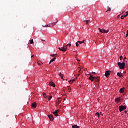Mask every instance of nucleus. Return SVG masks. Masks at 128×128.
Returning a JSON list of instances; mask_svg holds the SVG:
<instances>
[{"mask_svg": "<svg viewBox=\"0 0 128 128\" xmlns=\"http://www.w3.org/2000/svg\"><path fill=\"white\" fill-rule=\"evenodd\" d=\"M124 92V87H123L122 88H120V94H122Z\"/></svg>", "mask_w": 128, "mask_h": 128, "instance_id": "9", "label": "nucleus"}, {"mask_svg": "<svg viewBox=\"0 0 128 128\" xmlns=\"http://www.w3.org/2000/svg\"><path fill=\"white\" fill-rule=\"evenodd\" d=\"M96 116H98V118H100V113L96 112Z\"/></svg>", "mask_w": 128, "mask_h": 128, "instance_id": "28", "label": "nucleus"}, {"mask_svg": "<svg viewBox=\"0 0 128 128\" xmlns=\"http://www.w3.org/2000/svg\"><path fill=\"white\" fill-rule=\"evenodd\" d=\"M46 26H48V24H46Z\"/></svg>", "mask_w": 128, "mask_h": 128, "instance_id": "38", "label": "nucleus"}, {"mask_svg": "<svg viewBox=\"0 0 128 128\" xmlns=\"http://www.w3.org/2000/svg\"><path fill=\"white\" fill-rule=\"evenodd\" d=\"M58 22V19H56V22H53V23L51 24L52 26H56V22Z\"/></svg>", "mask_w": 128, "mask_h": 128, "instance_id": "14", "label": "nucleus"}, {"mask_svg": "<svg viewBox=\"0 0 128 128\" xmlns=\"http://www.w3.org/2000/svg\"><path fill=\"white\" fill-rule=\"evenodd\" d=\"M72 128H80L77 125H74L72 126Z\"/></svg>", "mask_w": 128, "mask_h": 128, "instance_id": "19", "label": "nucleus"}, {"mask_svg": "<svg viewBox=\"0 0 128 128\" xmlns=\"http://www.w3.org/2000/svg\"><path fill=\"white\" fill-rule=\"evenodd\" d=\"M79 76H80V74H78L77 75V76L78 77Z\"/></svg>", "mask_w": 128, "mask_h": 128, "instance_id": "44", "label": "nucleus"}, {"mask_svg": "<svg viewBox=\"0 0 128 128\" xmlns=\"http://www.w3.org/2000/svg\"><path fill=\"white\" fill-rule=\"evenodd\" d=\"M58 112H60V110H56L54 112H53V114L55 116H58Z\"/></svg>", "mask_w": 128, "mask_h": 128, "instance_id": "7", "label": "nucleus"}, {"mask_svg": "<svg viewBox=\"0 0 128 128\" xmlns=\"http://www.w3.org/2000/svg\"><path fill=\"white\" fill-rule=\"evenodd\" d=\"M94 80L96 82H100V76H94Z\"/></svg>", "mask_w": 128, "mask_h": 128, "instance_id": "6", "label": "nucleus"}, {"mask_svg": "<svg viewBox=\"0 0 128 128\" xmlns=\"http://www.w3.org/2000/svg\"><path fill=\"white\" fill-rule=\"evenodd\" d=\"M78 72H79V74L80 73V72H80V70H82L80 69V67H78Z\"/></svg>", "mask_w": 128, "mask_h": 128, "instance_id": "23", "label": "nucleus"}, {"mask_svg": "<svg viewBox=\"0 0 128 128\" xmlns=\"http://www.w3.org/2000/svg\"><path fill=\"white\" fill-rule=\"evenodd\" d=\"M58 104H60V102H62V100H60V98H58Z\"/></svg>", "mask_w": 128, "mask_h": 128, "instance_id": "24", "label": "nucleus"}, {"mask_svg": "<svg viewBox=\"0 0 128 128\" xmlns=\"http://www.w3.org/2000/svg\"><path fill=\"white\" fill-rule=\"evenodd\" d=\"M60 78H61L62 79V78H64V76H60Z\"/></svg>", "mask_w": 128, "mask_h": 128, "instance_id": "40", "label": "nucleus"}, {"mask_svg": "<svg viewBox=\"0 0 128 128\" xmlns=\"http://www.w3.org/2000/svg\"><path fill=\"white\" fill-rule=\"evenodd\" d=\"M52 96H50L48 98V100H52Z\"/></svg>", "mask_w": 128, "mask_h": 128, "instance_id": "21", "label": "nucleus"}, {"mask_svg": "<svg viewBox=\"0 0 128 128\" xmlns=\"http://www.w3.org/2000/svg\"><path fill=\"white\" fill-rule=\"evenodd\" d=\"M126 16H128V11L126 12Z\"/></svg>", "mask_w": 128, "mask_h": 128, "instance_id": "36", "label": "nucleus"}, {"mask_svg": "<svg viewBox=\"0 0 128 128\" xmlns=\"http://www.w3.org/2000/svg\"><path fill=\"white\" fill-rule=\"evenodd\" d=\"M88 80H91V82H94V76H90L89 77Z\"/></svg>", "mask_w": 128, "mask_h": 128, "instance_id": "8", "label": "nucleus"}, {"mask_svg": "<svg viewBox=\"0 0 128 128\" xmlns=\"http://www.w3.org/2000/svg\"><path fill=\"white\" fill-rule=\"evenodd\" d=\"M117 76H119V78H122V76H124L120 72L118 73Z\"/></svg>", "mask_w": 128, "mask_h": 128, "instance_id": "13", "label": "nucleus"}, {"mask_svg": "<svg viewBox=\"0 0 128 128\" xmlns=\"http://www.w3.org/2000/svg\"><path fill=\"white\" fill-rule=\"evenodd\" d=\"M79 42V44H84V40H83L82 41H78Z\"/></svg>", "mask_w": 128, "mask_h": 128, "instance_id": "22", "label": "nucleus"}, {"mask_svg": "<svg viewBox=\"0 0 128 128\" xmlns=\"http://www.w3.org/2000/svg\"><path fill=\"white\" fill-rule=\"evenodd\" d=\"M122 14H124V12H122Z\"/></svg>", "mask_w": 128, "mask_h": 128, "instance_id": "51", "label": "nucleus"}, {"mask_svg": "<svg viewBox=\"0 0 128 128\" xmlns=\"http://www.w3.org/2000/svg\"><path fill=\"white\" fill-rule=\"evenodd\" d=\"M42 94H43L44 98H48V96H46V93L43 92Z\"/></svg>", "mask_w": 128, "mask_h": 128, "instance_id": "16", "label": "nucleus"}, {"mask_svg": "<svg viewBox=\"0 0 128 128\" xmlns=\"http://www.w3.org/2000/svg\"><path fill=\"white\" fill-rule=\"evenodd\" d=\"M32 107L36 108V102H34L32 104Z\"/></svg>", "mask_w": 128, "mask_h": 128, "instance_id": "10", "label": "nucleus"}, {"mask_svg": "<svg viewBox=\"0 0 128 128\" xmlns=\"http://www.w3.org/2000/svg\"><path fill=\"white\" fill-rule=\"evenodd\" d=\"M120 97L115 98L116 102H120Z\"/></svg>", "mask_w": 128, "mask_h": 128, "instance_id": "11", "label": "nucleus"}, {"mask_svg": "<svg viewBox=\"0 0 128 128\" xmlns=\"http://www.w3.org/2000/svg\"><path fill=\"white\" fill-rule=\"evenodd\" d=\"M59 76H62V73H61V72H60V73L59 74Z\"/></svg>", "mask_w": 128, "mask_h": 128, "instance_id": "35", "label": "nucleus"}, {"mask_svg": "<svg viewBox=\"0 0 128 128\" xmlns=\"http://www.w3.org/2000/svg\"><path fill=\"white\" fill-rule=\"evenodd\" d=\"M103 30V34H106V33L108 32V30Z\"/></svg>", "mask_w": 128, "mask_h": 128, "instance_id": "17", "label": "nucleus"}, {"mask_svg": "<svg viewBox=\"0 0 128 128\" xmlns=\"http://www.w3.org/2000/svg\"><path fill=\"white\" fill-rule=\"evenodd\" d=\"M110 72H112L110 70L106 71L105 72V76H106V78H108L110 76Z\"/></svg>", "mask_w": 128, "mask_h": 128, "instance_id": "4", "label": "nucleus"}, {"mask_svg": "<svg viewBox=\"0 0 128 128\" xmlns=\"http://www.w3.org/2000/svg\"><path fill=\"white\" fill-rule=\"evenodd\" d=\"M122 56H120V60H122Z\"/></svg>", "mask_w": 128, "mask_h": 128, "instance_id": "32", "label": "nucleus"}, {"mask_svg": "<svg viewBox=\"0 0 128 128\" xmlns=\"http://www.w3.org/2000/svg\"><path fill=\"white\" fill-rule=\"evenodd\" d=\"M34 44V40H32L30 41V44Z\"/></svg>", "mask_w": 128, "mask_h": 128, "instance_id": "27", "label": "nucleus"}, {"mask_svg": "<svg viewBox=\"0 0 128 128\" xmlns=\"http://www.w3.org/2000/svg\"><path fill=\"white\" fill-rule=\"evenodd\" d=\"M126 16H128V15H126V14L125 15V16H124V18H126Z\"/></svg>", "mask_w": 128, "mask_h": 128, "instance_id": "37", "label": "nucleus"}, {"mask_svg": "<svg viewBox=\"0 0 128 128\" xmlns=\"http://www.w3.org/2000/svg\"><path fill=\"white\" fill-rule=\"evenodd\" d=\"M58 50H61V52H66V50H68V48H66V46H64L61 48H58Z\"/></svg>", "mask_w": 128, "mask_h": 128, "instance_id": "3", "label": "nucleus"}, {"mask_svg": "<svg viewBox=\"0 0 128 128\" xmlns=\"http://www.w3.org/2000/svg\"><path fill=\"white\" fill-rule=\"evenodd\" d=\"M42 40V42H46V40Z\"/></svg>", "mask_w": 128, "mask_h": 128, "instance_id": "41", "label": "nucleus"}, {"mask_svg": "<svg viewBox=\"0 0 128 128\" xmlns=\"http://www.w3.org/2000/svg\"><path fill=\"white\" fill-rule=\"evenodd\" d=\"M56 56V54H53L51 55V56Z\"/></svg>", "mask_w": 128, "mask_h": 128, "instance_id": "34", "label": "nucleus"}, {"mask_svg": "<svg viewBox=\"0 0 128 128\" xmlns=\"http://www.w3.org/2000/svg\"><path fill=\"white\" fill-rule=\"evenodd\" d=\"M93 74H96V72H94Z\"/></svg>", "mask_w": 128, "mask_h": 128, "instance_id": "48", "label": "nucleus"}, {"mask_svg": "<svg viewBox=\"0 0 128 128\" xmlns=\"http://www.w3.org/2000/svg\"><path fill=\"white\" fill-rule=\"evenodd\" d=\"M77 60H78V62H80V60H78V59H77Z\"/></svg>", "mask_w": 128, "mask_h": 128, "instance_id": "49", "label": "nucleus"}, {"mask_svg": "<svg viewBox=\"0 0 128 128\" xmlns=\"http://www.w3.org/2000/svg\"><path fill=\"white\" fill-rule=\"evenodd\" d=\"M100 114L101 116H102V112H100Z\"/></svg>", "mask_w": 128, "mask_h": 128, "instance_id": "45", "label": "nucleus"}, {"mask_svg": "<svg viewBox=\"0 0 128 128\" xmlns=\"http://www.w3.org/2000/svg\"><path fill=\"white\" fill-rule=\"evenodd\" d=\"M126 57H124V59L126 60Z\"/></svg>", "mask_w": 128, "mask_h": 128, "instance_id": "47", "label": "nucleus"}, {"mask_svg": "<svg viewBox=\"0 0 128 128\" xmlns=\"http://www.w3.org/2000/svg\"><path fill=\"white\" fill-rule=\"evenodd\" d=\"M124 16H121L120 18H121V20H124Z\"/></svg>", "mask_w": 128, "mask_h": 128, "instance_id": "31", "label": "nucleus"}, {"mask_svg": "<svg viewBox=\"0 0 128 128\" xmlns=\"http://www.w3.org/2000/svg\"><path fill=\"white\" fill-rule=\"evenodd\" d=\"M49 84L52 86H54V87L56 86V84H54V83L52 82H50Z\"/></svg>", "mask_w": 128, "mask_h": 128, "instance_id": "12", "label": "nucleus"}, {"mask_svg": "<svg viewBox=\"0 0 128 128\" xmlns=\"http://www.w3.org/2000/svg\"><path fill=\"white\" fill-rule=\"evenodd\" d=\"M56 58H53L52 60H51L50 62V64H52V62H54V60H56Z\"/></svg>", "mask_w": 128, "mask_h": 128, "instance_id": "15", "label": "nucleus"}, {"mask_svg": "<svg viewBox=\"0 0 128 128\" xmlns=\"http://www.w3.org/2000/svg\"><path fill=\"white\" fill-rule=\"evenodd\" d=\"M98 30H100V32L102 30V29H100V28H98Z\"/></svg>", "mask_w": 128, "mask_h": 128, "instance_id": "39", "label": "nucleus"}, {"mask_svg": "<svg viewBox=\"0 0 128 128\" xmlns=\"http://www.w3.org/2000/svg\"><path fill=\"white\" fill-rule=\"evenodd\" d=\"M38 66H40V63H38Z\"/></svg>", "mask_w": 128, "mask_h": 128, "instance_id": "46", "label": "nucleus"}, {"mask_svg": "<svg viewBox=\"0 0 128 128\" xmlns=\"http://www.w3.org/2000/svg\"><path fill=\"white\" fill-rule=\"evenodd\" d=\"M84 22H86V24H88L89 22H90V20H84Z\"/></svg>", "mask_w": 128, "mask_h": 128, "instance_id": "25", "label": "nucleus"}, {"mask_svg": "<svg viewBox=\"0 0 128 128\" xmlns=\"http://www.w3.org/2000/svg\"><path fill=\"white\" fill-rule=\"evenodd\" d=\"M119 110L120 112L124 110H126V106H123L122 105H121L118 106Z\"/></svg>", "mask_w": 128, "mask_h": 128, "instance_id": "2", "label": "nucleus"}, {"mask_svg": "<svg viewBox=\"0 0 128 128\" xmlns=\"http://www.w3.org/2000/svg\"><path fill=\"white\" fill-rule=\"evenodd\" d=\"M110 12V8H108V9L107 10H106V12Z\"/></svg>", "mask_w": 128, "mask_h": 128, "instance_id": "29", "label": "nucleus"}, {"mask_svg": "<svg viewBox=\"0 0 128 128\" xmlns=\"http://www.w3.org/2000/svg\"><path fill=\"white\" fill-rule=\"evenodd\" d=\"M70 90H72V88L70 86L68 87V90L70 92Z\"/></svg>", "mask_w": 128, "mask_h": 128, "instance_id": "30", "label": "nucleus"}, {"mask_svg": "<svg viewBox=\"0 0 128 128\" xmlns=\"http://www.w3.org/2000/svg\"><path fill=\"white\" fill-rule=\"evenodd\" d=\"M118 66H119V68L120 70H124V66H126V63H124V62H118Z\"/></svg>", "mask_w": 128, "mask_h": 128, "instance_id": "1", "label": "nucleus"}, {"mask_svg": "<svg viewBox=\"0 0 128 128\" xmlns=\"http://www.w3.org/2000/svg\"><path fill=\"white\" fill-rule=\"evenodd\" d=\"M124 112H125V114H126V112H127L126 110H125Z\"/></svg>", "mask_w": 128, "mask_h": 128, "instance_id": "43", "label": "nucleus"}, {"mask_svg": "<svg viewBox=\"0 0 128 128\" xmlns=\"http://www.w3.org/2000/svg\"><path fill=\"white\" fill-rule=\"evenodd\" d=\"M76 46H80V42L78 41L76 43Z\"/></svg>", "mask_w": 128, "mask_h": 128, "instance_id": "20", "label": "nucleus"}, {"mask_svg": "<svg viewBox=\"0 0 128 128\" xmlns=\"http://www.w3.org/2000/svg\"><path fill=\"white\" fill-rule=\"evenodd\" d=\"M72 46L71 44H68L67 45L65 46H66V48H68V46Z\"/></svg>", "mask_w": 128, "mask_h": 128, "instance_id": "26", "label": "nucleus"}, {"mask_svg": "<svg viewBox=\"0 0 128 128\" xmlns=\"http://www.w3.org/2000/svg\"><path fill=\"white\" fill-rule=\"evenodd\" d=\"M34 55H32L31 58H34Z\"/></svg>", "mask_w": 128, "mask_h": 128, "instance_id": "42", "label": "nucleus"}, {"mask_svg": "<svg viewBox=\"0 0 128 128\" xmlns=\"http://www.w3.org/2000/svg\"><path fill=\"white\" fill-rule=\"evenodd\" d=\"M76 82V80H72L68 81V82L70 84H72V82Z\"/></svg>", "mask_w": 128, "mask_h": 128, "instance_id": "18", "label": "nucleus"}, {"mask_svg": "<svg viewBox=\"0 0 128 128\" xmlns=\"http://www.w3.org/2000/svg\"><path fill=\"white\" fill-rule=\"evenodd\" d=\"M84 70H86V69H84Z\"/></svg>", "mask_w": 128, "mask_h": 128, "instance_id": "50", "label": "nucleus"}, {"mask_svg": "<svg viewBox=\"0 0 128 128\" xmlns=\"http://www.w3.org/2000/svg\"><path fill=\"white\" fill-rule=\"evenodd\" d=\"M100 32L104 33V30H102L101 29V30L100 31Z\"/></svg>", "mask_w": 128, "mask_h": 128, "instance_id": "33", "label": "nucleus"}, {"mask_svg": "<svg viewBox=\"0 0 128 128\" xmlns=\"http://www.w3.org/2000/svg\"><path fill=\"white\" fill-rule=\"evenodd\" d=\"M48 116L50 120H51V122H52V120H54V116H52V114H48Z\"/></svg>", "mask_w": 128, "mask_h": 128, "instance_id": "5", "label": "nucleus"}]
</instances>
